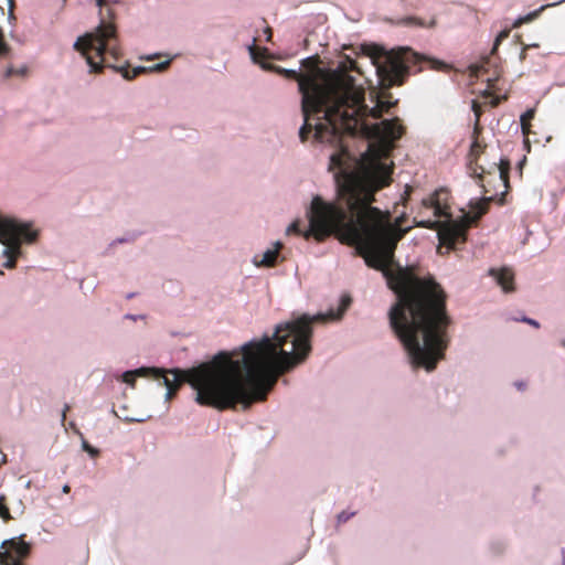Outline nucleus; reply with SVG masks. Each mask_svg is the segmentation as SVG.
Listing matches in <instances>:
<instances>
[{
  "mask_svg": "<svg viewBox=\"0 0 565 565\" xmlns=\"http://www.w3.org/2000/svg\"><path fill=\"white\" fill-rule=\"evenodd\" d=\"M338 200H316L309 234L324 241L337 233L355 246L366 265L381 270L396 301L388 311L391 328L403 343L414 367L428 372L445 358L451 318L447 295L433 276L419 277L413 267L392 268L394 250L403 234L396 235L391 213L372 206L375 193L390 184L335 181Z\"/></svg>",
  "mask_w": 565,
  "mask_h": 565,
  "instance_id": "obj_1",
  "label": "nucleus"
},
{
  "mask_svg": "<svg viewBox=\"0 0 565 565\" xmlns=\"http://www.w3.org/2000/svg\"><path fill=\"white\" fill-rule=\"evenodd\" d=\"M350 306V297L343 296L337 312L298 319L276 327L273 338L250 342L242 353L220 352L210 362L190 370H152L157 377H163L167 399H171L183 383L196 392L195 401L203 406L217 409L235 408L242 404L247 409L253 403L265 401L278 377L302 363L311 351L312 323L337 320ZM148 369L127 371L122 382L134 386L136 379Z\"/></svg>",
  "mask_w": 565,
  "mask_h": 565,
  "instance_id": "obj_2",
  "label": "nucleus"
},
{
  "mask_svg": "<svg viewBox=\"0 0 565 565\" xmlns=\"http://www.w3.org/2000/svg\"><path fill=\"white\" fill-rule=\"evenodd\" d=\"M350 92L341 100H335L331 108L326 113L333 127L329 128L327 138L334 136L339 125L344 127L348 135L361 134L370 139L367 150L362 154L359 167L354 170H348L344 161L350 157L349 151L341 148L330 157V168L339 169L335 173V181L379 183L386 179L387 184L392 182L393 162L387 163L391 152L395 148V142L405 134L406 128L398 117L384 119L376 124H367L366 118L379 119L384 113H388L397 102H382L369 108L365 104V90L362 86L355 84V78L351 76ZM323 130L318 128L317 134L323 137ZM326 138V135H324Z\"/></svg>",
  "mask_w": 565,
  "mask_h": 565,
  "instance_id": "obj_3",
  "label": "nucleus"
},
{
  "mask_svg": "<svg viewBox=\"0 0 565 565\" xmlns=\"http://www.w3.org/2000/svg\"><path fill=\"white\" fill-rule=\"evenodd\" d=\"M277 72L298 83L301 94V111H318L330 102L341 100L350 92V71H358L355 61L347 58L337 70L320 71L321 81L315 74H301L295 70L276 67Z\"/></svg>",
  "mask_w": 565,
  "mask_h": 565,
  "instance_id": "obj_4",
  "label": "nucleus"
},
{
  "mask_svg": "<svg viewBox=\"0 0 565 565\" xmlns=\"http://www.w3.org/2000/svg\"><path fill=\"white\" fill-rule=\"evenodd\" d=\"M74 47L85 56L90 73H99L107 66L120 72L124 78L130 81L146 72V68L141 66L129 71L127 67L115 66L108 62V58L118 61L122 54L118 44L116 26L111 22L103 20L93 32L79 36Z\"/></svg>",
  "mask_w": 565,
  "mask_h": 565,
  "instance_id": "obj_5",
  "label": "nucleus"
},
{
  "mask_svg": "<svg viewBox=\"0 0 565 565\" xmlns=\"http://www.w3.org/2000/svg\"><path fill=\"white\" fill-rule=\"evenodd\" d=\"M0 242L8 246L6 254L7 262L3 264L6 268H14L17 257L20 254L21 242H33L36 238V232L32 231L29 225L18 223L15 220L2 217L0 215Z\"/></svg>",
  "mask_w": 565,
  "mask_h": 565,
  "instance_id": "obj_6",
  "label": "nucleus"
},
{
  "mask_svg": "<svg viewBox=\"0 0 565 565\" xmlns=\"http://www.w3.org/2000/svg\"><path fill=\"white\" fill-rule=\"evenodd\" d=\"M409 54H412L416 61L418 60V55L412 53L409 50H403L401 53H385L375 58L376 73L383 86L392 87L403 84L404 77L408 73L406 61H408Z\"/></svg>",
  "mask_w": 565,
  "mask_h": 565,
  "instance_id": "obj_7",
  "label": "nucleus"
},
{
  "mask_svg": "<svg viewBox=\"0 0 565 565\" xmlns=\"http://www.w3.org/2000/svg\"><path fill=\"white\" fill-rule=\"evenodd\" d=\"M332 105H333V102H330V103H328V105L323 106L318 111H309L308 114H305L302 111L305 122L299 130V137L302 142L309 138V135L312 132V130H315V138L318 141L329 142V143L339 142L341 140L342 135L348 134V131L344 130V127H341L339 125V127H335L337 130H335L334 136H332L330 139L327 137L324 138V137L318 136V134H317L318 128H321L323 130L322 131L323 136L324 135L328 136L329 128L333 127V125L329 121L327 114H326L331 108Z\"/></svg>",
  "mask_w": 565,
  "mask_h": 565,
  "instance_id": "obj_8",
  "label": "nucleus"
},
{
  "mask_svg": "<svg viewBox=\"0 0 565 565\" xmlns=\"http://www.w3.org/2000/svg\"><path fill=\"white\" fill-rule=\"evenodd\" d=\"M414 220L417 226L429 230H438V237L440 243L449 248H455L457 245L463 244L467 239L468 226L465 223L450 221L440 224V222L436 220L417 221V217Z\"/></svg>",
  "mask_w": 565,
  "mask_h": 565,
  "instance_id": "obj_9",
  "label": "nucleus"
},
{
  "mask_svg": "<svg viewBox=\"0 0 565 565\" xmlns=\"http://www.w3.org/2000/svg\"><path fill=\"white\" fill-rule=\"evenodd\" d=\"M472 108H473L477 119H476V124H475V128H473V141L471 143L470 152H469L468 170L473 178H476L479 182H481V181H483V175L487 173V171L484 170L483 167L479 166L477 161H478L480 154L486 149V145H482L479 141V135L481 132V128L479 125L480 110H479V106L476 102H473ZM488 174H491V172H488Z\"/></svg>",
  "mask_w": 565,
  "mask_h": 565,
  "instance_id": "obj_10",
  "label": "nucleus"
},
{
  "mask_svg": "<svg viewBox=\"0 0 565 565\" xmlns=\"http://www.w3.org/2000/svg\"><path fill=\"white\" fill-rule=\"evenodd\" d=\"M4 551L0 552V565H24L23 559L30 553L28 543L21 540H10L3 543Z\"/></svg>",
  "mask_w": 565,
  "mask_h": 565,
  "instance_id": "obj_11",
  "label": "nucleus"
},
{
  "mask_svg": "<svg viewBox=\"0 0 565 565\" xmlns=\"http://www.w3.org/2000/svg\"><path fill=\"white\" fill-rule=\"evenodd\" d=\"M449 193L445 189L435 191L429 198L423 199L422 204L425 209H433L435 217L449 216L448 205Z\"/></svg>",
  "mask_w": 565,
  "mask_h": 565,
  "instance_id": "obj_12",
  "label": "nucleus"
},
{
  "mask_svg": "<svg viewBox=\"0 0 565 565\" xmlns=\"http://www.w3.org/2000/svg\"><path fill=\"white\" fill-rule=\"evenodd\" d=\"M490 275L493 276L503 289L504 292H510L514 290V274L509 268H502L500 270L490 269Z\"/></svg>",
  "mask_w": 565,
  "mask_h": 565,
  "instance_id": "obj_13",
  "label": "nucleus"
},
{
  "mask_svg": "<svg viewBox=\"0 0 565 565\" xmlns=\"http://www.w3.org/2000/svg\"><path fill=\"white\" fill-rule=\"evenodd\" d=\"M322 200L320 196H315L312 199V202H311V206H310V211H309V226L307 230H302L300 226H301V222L300 221H295L292 222L288 230H287V233H294V234H297V235H302L306 239H309L310 237H313L316 241L320 242L315 234H309V231L311 230V221L313 220V204H315V201L316 200Z\"/></svg>",
  "mask_w": 565,
  "mask_h": 565,
  "instance_id": "obj_14",
  "label": "nucleus"
},
{
  "mask_svg": "<svg viewBox=\"0 0 565 565\" xmlns=\"http://www.w3.org/2000/svg\"><path fill=\"white\" fill-rule=\"evenodd\" d=\"M281 248L280 243H276V247L274 249H267L263 255L262 259L258 260L257 256L254 262L257 266L273 267L276 265L277 257L279 254V249Z\"/></svg>",
  "mask_w": 565,
  "mask_h": 565,
  "instance_id": "obj_15",
  "label": "nucleus"
},
{
  "mask_svg": "<svg viewBox=\"0 0 565 565\" xmlns=\"http://www.w3.org/2000/svg\"><path fill=\"white\" fill-rule=\"evenodd\" d=\"M499 169V181L502 183L504 191L502 192V196L505 195L510 189L509 181V172H510V161L508 159H501L498 166Z\"/></svg>",
  "mask_w": 565,
  "mask_h": 565,
  "instance_id": "obj_16",
  "label": "nucleus"
},
{
  "mask_svg": "<svg viewBox=\"0 0 565 565\" xmlns=\"http://www.w3.org/2000/svg\"><path fill=\"white\" fill-rule=\"evenodd\" d=\"M302 66L309 70L308 74H315L318 78L319 83H322L321 81V72L322 68H319V57L318 56H311L302 60L301 62Z\"/></svg>",
  "mask_w": 565,
  "mask_h": 565,
  "instance_id": "obj_17",
  "label": "nucleus"
},
{
  "mask_svg": "<svg viewBox=\"0 0 565 565\" xmlns=\"http://www.w3.org/2000/svg\"><path fill=\"white\" fill-rule=\"evenodd\" d=\"M534 109H529L521 116V128L525 136L531 132V120L534 118Z\"/></svg>",
  "mask_w": 565,
  "mask_h": 565,
  "instance_id": "obj_18",
  "label": "nucleus"
},
{
  "mask_svg": "<svg viewBox=\"0 0 565 565\" xmlns=\"http://www.w3.org/2000/svg\"><path fill=\"white\" fill-rule=\"evenodd\" d=\"M493 196L494 195L483 198L481 201L477 202L475 206H472L473 209L477 210V217H480L487 213L489 203L493 200Z\"/></svg>",
  "mask_w": 565,
  "mask_h": 565,
  "instance_id": "obj_19",
  "label": "nucleus"
},
{
  "mask_svg": "<svg viewBox=\"0 0 565 565\" xmlns=\"http://www.w3.org/2000/svg\"><path fill=\"white\" fill-rule=\"evenodd\" d=\"M249 53L254 62L259 63L262 60L266 57L267 50L260 49L256 45L249 46Z\"/></svg>",
  "mask_w": 565,
  "mask_h": 565,
  "instance_id": "obj_20",
  "label": "nucleus"
},
{
  "mask_svg": "<svg viewBox=\"0 0 565 565\" xmlns=\"http://www.w3.org/2000/svg\"><path fill=\"white\" fill-rule=\"evenodd\" d=\"M404 23L405 24H416L418 26H427V28H434L436 25V19L433 18L429 23H425L422 19H418V18H415V17H409V18H406L404 20Z\"/></svg>",
  "mask_w": 565,
  "mask_h": 565,
  "instance_id": "obj_21",
  "label": "nucleus"
},
{
  "mask_svg": "<svg viewBox=\"0 0 565 565\" xmlns=\"http://www.w3.org/2000/svg\"><path fill=\"white\" fill-rule=\"evenodd\" d=\"M0 516L4 520V521H9L11 520V514H10V510L6 503V497L4 495H0Z\"/></svg>",
  "mask_w": 565,
  "mask_h": 565,
  "instance_id": "obj_22",
  "label": "nucleus"
},
{
  "mask_svg": "<svg viewBox=\"0 0 565 565\" xmlns=\"http://www.w3.org/2000/svg\"><path fill=\"white\" fill-rule=\"evenodd\" d=\"M539 15V11H535L533 13H530L525 17H521L519 19H516L513 23V28H519L521 26L523 23H526V22H530L532 21L533 19H535L536 17Z\"/></svg>",
  "mask_w": 565,
  "mask_h": 565,
  "instance_id": "obj_23",
  "label": "nucleus"
},
{
  "mask_svg": "<svg viewBox=\"0 0 565 565\" xmlns=\"http://www.w3.org/2000/svg\"><path fill=\"white\" fill-rule=\"evenodd\" d=\"M10 47L4 40L3 30L0 28V57L8 54Z\"/></svg>",
  "mask_w": 565,
  "mask_h": 565,
  "instance_id": "obj_24",
  "label": "nucleus"
},
{
  "mask_svg": "<svg viewBox=\"0 0 565 565\" xmlns=\"http://www.w3.org/2000/svg\"><path fill=\"white\" fill-rule=\"evenodd\" d=\"M25 73H26V67H21V68L9 67L6 72V76L7 77H11L13 75L24 76Z\"/></svg>",
  "mask_w": 565,
  "mask_h": 565,
  "instance_id": "obj_25",
  "label": "nucleus"
},
{
  "mask_svg": "<svg viewBox=\"0 0 565 565\" xmlns=\"http://www.w3.org/2000/svg\"><path fill=\"white\" fill-rule=\"evenodd\" d=\"M82 447L85 451H87L92 457L98 456L99 451L92 447L86 440H83Z\"/></svg>",
  "mask_w": 565,
  "mask_h": 565,
  "instance_id": "obj_26",
  "label": "nucleus"
},
{
  "mask_svg": "<svg viewBox=\"0 0 565 565\" xmlns=\"http://www.w3.org/2000/svg\"><path fill=\"white\" fill-rule=\"evenodd\" d=\"M402 222H403V217H397L395 223L391 222V225L394 226V228L396 231L395 232L396 235L403 234V236H404L405 233L407 232V230H399V226L402 225Z\"/></svg>",
  "mask_w": 565,
  "mask_h": 565,
  "instance_id": "obj_27",
  "label": "nucleus"
},
{
  "mask_svg": "<svg viewBox=\"0 0 565 565\" xmlns=\"http://www.w3.org/2000/svg\"><path fill=\"white\" fill-rule=\"evenodd\" d=\"M509 33H510V32H509L508 30H504V31H501V32L498 34V36H497V39H495V42H494L493 51L497 49V46L500 44V42H501L503 39H505V38H508V36H509Z\"/></svg>",
  "mask_w": 565,
  "mask_h": 565,
  "instance_id": "obj_28",
  "label": "nucleus"
},
{
  "mask_svg": "<svg viewBox=\"0 0 565 565\" xmlns=\"http://www.w3.org/2000/svg\"><path fill=\"white\" fill-rule=\"evenodd\" d=\"M353 515V513L351 514H348L347 512H341L339 515H338V521L339 522H347L351 516Z\"/></svg>",
  "mask_w": 565,
  "mask_h": 565,
  "instance_id": "obj_29",
  "label": "nucleus"
},
{
  "mask_svg": "<svg viewBox=\"0 0 565 565\" xmlns=\"http://www.w3.org/2000/svg\"><path fill=\"white\" fill-rule=\"evenodd\" d=\"M521 321H523L525 323H529V324H531V326H533L535 328L540 327L539 322L536 320L531 319V318H522Z\"/></svg>",
  "mask_w": 565,
  "mask_h": 565,
  "instance_id": "obj_30",
  "label": "nucleus"
},
{
  "mask_svg": "<svg viewBox=\"0 0 565 565\" xmlns=\"http://www.w3.org/2000/svg\"><path fill=\"white\" fill-rule=\"evenodd\" d=\"M168 65H169V62H163V63L157 64V65L153 67V70L162 71V70H164Z\"/></svg>",
  "mask_w": 565,
  "mask_h": 565,
  "instance_id": "obj_31",
  "label": "nucleus"
},
{
  "mask_svg": "<svg viewBox=\"0 0 565 565\" xmlns=\"http://www.w3.org/2000/svg\"><path fill=\"white\" fill-rule=\"evenodd\" d=\"M70 405L65 404L64 409L62 412V422L64 423L66 419V413L70 411Z\"/></svg>",
  "mask_w": 565,
  "mask_h": 565,
  "instance_id": "obj_32",
  "label": "nucleus"
},
{
  "mask_svg": "<svg viewBox=\"0 0 565 565\" xmlns=\"http://www.w3.org/2000/svg\"><path fill=\"white\" fill-rule=\"evenodd\" d=\"M480 68H482V66H479V65L473 66V72L476 73L477 76L480 75Z\"/></svg>",
  "mask_w": 565,
  "mask_h": 565,
  "instance_id": "obj_33",
  "label": "nucleus"
},
{
  "mask_svg": "<svg viewBox=\"0 0 565 565\" xmlns=\"http://www.w3.org/2000/svg\"><path fill=\"white\" fill-rule=\"evenodd\" d=\"M480 185L482 186L483 189V193L487 194V193H491V190L488 189V186L484 184V183H480Z\"/></svg>",
  "mask_w": 565,
  "mask_h": 565,
  "instance_id": "obj_34",
  "label": "nucleus"
},
{
  "mask_svg": "<svg viewBox=\"0 0 565 565\" xmlns=\"http://www.w3.org/2000/svg\"><path fill=\"white\" fill-rule=\"evenodd\" d=\"M266 32H267L266 36H268L267 40H270V38H271V29L267 28Z\"/></svg>",
  "mask_w": 565,
  "mask_h": 565,
  "instance_id": "obj_35",
  "label": "nucleus"
},
{
  "mask_svg": "<svg viewBox=\"0 0 565 565\" xmlns=\"http://www.w3.org/2000/svg\"><path fill=\"white\" fill-rule=\"evenodd\" d=\"M266 32H267L266 36H268L267 40H270V38H271V29L267 28Z\"/></svg>",
  "mask_w": 565,
  "mask_h": 565,
  "instance_id": "obj_36",
  "label": "nucleus"
},
{
  "mask_svg": "<svg viewBox=\"0 0 565 565\" xmlns=\"http://www.w3.org/2000/svg\"><path fill=\"white\" fill-rule=\"evenodd\" d=\"M526 49H527V47H524V49L522 50V53H521V55H520L521 61L525 60V50H526Z\"/></svg>",
  "mask_w": 565,
  "mask_h": 565,
  "instance_id": "obj_37",
  "label": "nucleus"
},
{
  "mask_svg": "<svg viewBox=\"0 0 565 565\" xmlns=\"http://www.w3.org/2000/svg\"><path fill=\"white\" fill-rule=\"evenodd\" d=\"M70 490H71L70 486L65 484V486L63 487V492H64V493H68V492H70Z\"/></svg>",
  "mask_w": 565,
  "mask_h": 565,
  "instance_id": "obj_38",
  "label": "nucleus"
},
{
  "mask_svg": "<svg viewBox=\"0 0 565 565\" xmlns=\"http://www.w3.org/2000/svg\"><path fill=\"white\" fill-rule=\"evenodd\" d=\"M96 2L98 7H102L105 3V0H96Z\"/></svg>",
  "mask_w": 565,
  "mask_h": 565,
  "instance_id": "obj_39",
  "label": "nucleus"
}]
</instances>
